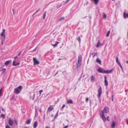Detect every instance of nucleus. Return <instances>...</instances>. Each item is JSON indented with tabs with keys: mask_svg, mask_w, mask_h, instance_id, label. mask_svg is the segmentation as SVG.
Masks as SVG:
<instances>
[{
	"mask_svg": "<svg viewBox=\"0 0 128 128\" xmlns=\"http://www.w3.org/2000/svg\"><path fill=\"white\" fill-rule=\"evenodd\" d=\"M127 124H128V118L127 120V122H126Z\"/></svg>",
	"mask_w": 128,
	"mask_h": 128,
	"instance_id": "54",
	"label": "nucleus"
},
{
	"mask_svg": "<svg viewBox=\"0 0 128 128\" xmlns=\"http://www.w3.org/2000/svg\"><path fill=\"white\" fill-rule=\"evenodd\" d=\"M58 71H57V72H56V73L55 74H56V75H57V74H58Z\"/></svg>",
	"mask_w": 128,
	"mask_h": 128,
	"instance_id": "56",
	"label": "nucleus"
},
{
	"mask_svg": "<svg viewBox=\"0 0 128 128\" xmlns=\"http://www.w3.org/2000/svg\"><path fill=\"white\" fill-rule=\"evenodd\" d=\"M36 13H34L33 14V15H32V16H33L34 15L36 14Z\"/></svg>",
	"mask_w": 128,
	"mask_h": 128,
	"instance_id": "60",
	"label": "nucleus"
},
{
	"mask_svg": "<svg viewBox=\"0 0 128 128\" xmlns=\"http://www.w3.org/2000/svg\"><path fill=\"white\" fill-rule=\"evenodd\" d=\"M14 123L16 124L17 125L18 124V121L16 120H14Z\"/></svg>",
	"mask_w": 128,
	"mask_h": 128,
	"instance_id": "38",
	"label": "nucleus"
},
{
	"mask_svg": "<svg viewBox=\"0 0 128 128\" xmlns=\"http://www.w3.org/2000/svg\"><path fill=\"white\" fill-rule=\"evenodd\" d=\"M31 122V120L30 119H29L27 120L26 122V124H29Z\"/></svg>",
	"mask_w": 128,
	"mask_h": 128,
	"instance_id": "22",
	"label": "nucleus"
},
{
	"mask_svg": "<svg viewBox=\"0 0 128 128\" xmlns=\"http://www.w3.org/2000/svg\"><path fill=\"white\" fill-rule=\"evenodd\" d=\"M40 8H39V9H38V10H36V13L37 12H38L39 11H40Z\"/></svg>",
	"mask_w": 128,
	"mask_h": 128,
	"instance_id": "40",
	"label": "nucleus"
},
{
	"mask_svg": "<svg viewBox=\"0 0 128 128\" xmlns=\"http://www.w3.org/2000/svg\"><path fill=\"white\" fill-rule=\"evenodd\" d=\"M1 117L4 119L5 118V116L4 114H2L1 115Z\"/></svg>",
	"mask_w": 128,
	"mask_h": 128,
	"instance_id": "26",
	"label": "nucleus"
},
{
	"mask_svg": "<svg viewBox=\"0 0 128 128\" xmlns=\"http://www.w3.org/2000/svg\"><path fill=\"white\" fill-rule=\"evenodd\" d=\"M103 18H106V16L105 14H104V15Z\"/></svg>",
	"mask_w": 128,
	"mask_h": 128,
	"instance_id": "37",
	"label": "nucleus"
},
{
	"mask_svg": "<svg viewBox=\"0 0 128 128\" xmlns=\"http://www.w3.org/2000/svg\"><path fill=\"white\" fill-rule=\"evenodd\" d=\"M28 128V127H25L24 128Z\"/></svg>",
	"mask_w": 128,
	"mask_h": 128,
	"instance_id": "63",
	"label": "nucleus"
},
{
	"mask_svg": "<svg viewBox=\"0 0 128 128\" xmlns=\"http://www.w3.org/2000/svg\"><path fill=\"white\" fill-rule=\"evenodd\" d=\"M68 126H65L63 128H67L68 127Z\"/></svg>",
	"mask_w": 128,
	"mask_h": 128,
	"instance_id": "53",
	"label": "nucleus"
},
{
	"mask_svg": "<svg viewBox=\"0 0 128 128\" xmlns=\"http://www.w3.org/2000/svg\"><path fill=\"white\" fill-rule=\"evenodd\" d=\"M43 92V90H41L39 91V92L40 93V95Z\"/></svg>",
	"mask_w": 128,
	"mask_h": 128,
	"instance_id": "31",
	"label": "nucleus"
},
{
	"mask_svg": "<svg viewBox=\"0 0 128 128\" xmlns=\"http://www.w3.org/2000/svg\"><path fill=\"white\" fill-rule=\"evenodd\" d=\"M82 57L81 56H78V63L77 64L78 66H80L81 64H80V62L82 61Z\"/></svg>",
	"mask_w": 128,
	"mask_h": 128,
	"instance_id": "5",
	"label": "nucleus"
},
{
	"mask_svg": "<svg viewBox=\"0 0 128 128\" xmlns=\"http://www.w3.org/2000/svg\"><path fill=\"white\" fill-rule=\"evenodd\" d=\"M119 65L120 66L121 68V69H122V71L123 72H124V70L123 69V68H122V66H121V64H120L119 63Z\"/></svg>",
	"mask_w": 128,
	"mask_h": 128,
	"instance_id": "27",
	"label": "nucleus"
},
{
	"mask_svg": "<svg viewBox=\"0 0 128 128\" xmlns=\"http://www.w3.org/2000/svg\"><path fill=\"white\" fill-rule=\"evenodd\" d=\"M96 62L99 64H101V61L98 58H97L96 60Z\"/></svg>",
	"mask_w": 128,
	"mask_h": 128,
	"instance_id": "14",
	"label": "nucleus"
},
{
	"mask_svg": "<svg viewBox=\"0 0 128 128\" xmlns=\"http://www.w3.org/2000/svg\"><path fill=\"white\" fill-rule=\"evenodd\" d=\"M65 105L64 104L63 105L62 108H61V110H62L63 109V108L65 107Z\"/></svg>",
	"mask_w": 128,
	"mask_h": 128,
	"instance_id": "35",
	"label": "nucleus"
},
{
	"mask_svg": "<svg viewBox=\"0 0 128 128\" xmlns=\"http://www.w3.org/2000/svg\"><path fill=\"white\" fill-rule=\"evenodd\" d=\"M88 98H86V102H88Z\"/></svg>",
	"mask_w": 128,
	"mask_h": 128,
	"instance_id": "44",
	"label": "nucleus"
},
{
	"mask_svg": "<svg viewBox=\"0 0 128 128\" xmlns=\"http://www.w3.org/2000/svg\"><path fill=\"white\" fill-rule=\"evenodd\" d=\"M22 88V86H20L18 88H15L14 91V93L17 94H19L21 91Z\"/></svg>",
	"mask_w": 128,
	"mask_h": 128,
	"instance_id": "3",
	"label": "nucleus"
},
{
	"mask_svg": "<svg viewBox=\"0 0 128 128\" xmlns=\"http://www.w3.org/2000/svg\"><path fill=\"white\" fill-rule=\"evenodd\" d=\"M97 55V52L95 53V54H94V55L93 56V57H94L95 56H96Z\"/></svg>",
	"mask_w": 128,
	"mask_h": 128,
	"instance_id": "47",
	"label": "nucleus"
},
{
	"mask_svg": "<svg viewBox=\"0 0 128 128\" xmlns=\"http://www.w3.org/2000/svg\"><path fill=\"white\" fill-rule=\"evenodd\" d=\"M77 40L80 42V37H78L77 38Z\"/></svg>",
	"mask_w": 128,
	"mask_h": 128,
	"instance_id": "30",
	"label": "nucleus"
},
{
	"mask_svg": "<svg viewBox=\"0 0 128 128\" xmlns=\"http://www.w3.org/2000/svg\"><path fill=\"white\" fill-rule=\"evenodd\" d=\"M58 116V112L56 113V114L55 117V118H56Z\"/></svg>",
	"mask_w": 128,
	"mask_h": 128,
	"instance_id": "33",
	"label": "nucleus"
},
{
	"mask_svg": "<svg viewBox=\"0 0 128 128\" xmlns=\"http://www.w3.org/2000/svg\"><path fill=\"white\" fill-rule=\"evenodd\" d=\"M126 63L127 64H128V61H126Z\"/></svg>",
	"mask_w": 128,
	"mask_h": 128,
	"instance_id": "62",
	"label": "nucleus"
},
{
	"mask_svg": "<svg viewBox=\"0 0 128 128\" xmlns=\"http://www.w3.org/2000/svg\"><path fill=\"white\" fill-rule=\"evenodd\" d=\"M37 47H36L34 49V50L31 51L30 52H34V51H36V49H37Z\"/></svg>",
	"mask_w": 128,
	"mask_h": 128,
	"instance_id": "32",
	"label": "nucleus"
},
{
	"mask_svg": "<svg viewBox=\"0 0 128 128\" xmlns=\"http://www.w3.org/2000/svg\"><path fill=\"white\" fill-rule=\"evenodd\" d=\"M109 116H108L106 118V120H107L109 121L110 120L109 119Z\"/></svg>",
	"mask_w": 128,
	"mask_h": 128,
	"instance_id": "45",
	"label": "nucleus"
},
{
	"mask_svg": "<svg viewBox=\"0 0 128 128\" xmlns=\"http://www.w3.org/2000/svg\"><path fill=\"white\" fill-rule=\"evenodd\" d=\"M1 108L2 110V111H4V112H5V110L4 108H2V107H1Z\"/></svg>",
	"mask_w": 128,
	"mask_h": 128,
	"instance_id": "46",
	"label": "nucleus"
},
{
	"mask_svg": "<svg viewBox=\"0 0 128 128\" xmlns=\"http://www.w3.org/2000/svg\"><path fill=\"white\" fill-rule=\"evenodd\" d=\"M62 3H61L60 4L58 5L57 6V7L58 8H59L60 7H61V6H62Z\"/></svg>",
	"mask_w": 128,
	"mask_h": 128,
	"instance_id": "29",
	"label": "nucleus"
},
{
	"mask_svg": "<svg viewBox=\"0 0 128 128\" xmlns=\"http://www.w3.org/2000/svg\"><path fill=\"white\" fill-rule=\"evenodd\" d=\"M12 62L11 60H9L6 61L5 63L4 64L6 66L8 65Z\"/></svg>",
	"mask_w": 128,
	"mask_h": 128,
	"instance_id": "10",
	"label": "nucleus"
},
{
	"mask_svg": "<svg viewBox=\"0 0 128 128\" xmlns=\"http://www.w3.org/2000/svg\"><path fill=\"white\" fill-rule=\"evenodd\" d=\"M106 76H104V78L105 79L104 82L106 86H108V82L106 80Z\"/></svg>",
	"mask_w": 128,
	"mask_h": 128,
	"instance_id": "9",
	"label": "nucleus"
},
{
	"mask_svg": "<svg viewBox=\"0 0 128 128\" xmlns=\"http://www.w3.org/2000/svg\"><path fill=\"white\" fill-rule=\"evenodd\" d=\"M5 32V30L4 29H3V30L2 32L1 33V36H5V35L4 34Z\"/></svg>",
	"mask_w": 128,
	"mask_h": 128,
	"instance_id": "15",
	"label": "nucleus"
},
{
	"mask_svg": "<svg viewBox=\"0 0 128 128\" xmlns=\"http://www.w3.org/2000/svg\"><path fill=\"white\" fill-rule=\"evenodd\" d=\"M6 68H3L2 70V71H3L2 72L4 73V72H6Z\"/></svg>",
	"mask_w": 128,
	"mask_h": 128,
	"instance_id": "34",
	"label": "nucleus"
},
{
	"mask_svg": "<svg viewBox=\"0 0 128 128\" xmlns=\"http://www.w3.org/2000/svg\"><path fill=\"white\" fill-rule=\"evenodd\" d=\"M5 36H1L0 38L1 41H5Z\"/></svg>",
	"mask_w": 128,
	"mask_h": 128,
	"instance_id": "20",
	"label": "nucleus"
},
{
	"mask_svg": "<svg viewBox=\"0 0 128 128\" xmlns=\"http://www.w3.org/2000/svg\"><path fill=\"white\" fill-rule=\"evenodd\" d=\"M127 35H128V30L127 32Z\"/></svg>",
	"mask_w": 128,
	"mask_h": 128,
	"instance_id": "61",
	"label": "nucleus"
},
{
	"mask_svg": "<svg viewBox=\"0 0 128 128\" xmlns=\"http://www.w3.org/2000/svg\"><path fill=\"white\" fill-rule=\"evenodd\" d=\"M44 14H43V19L44 20L46 16V12H44Z\"/></svg>",
	"mask_w": 128,
	"mask_h": 128,
	"instance_id": "23",
	"label": "nucleus"
},
{
	"mask_svg": "<svg viewBox=\"0 0 128 128\" xmlns=\"http://www.w3.org/2000/svg\"><path fill=\"white\" fill-rule=\"evenodd\" d=\"M8 122L9 125L10 126H12L14 124V121L11 118H9L8 120Z\"/></svg>",
	"mask_w": 128,
	"mask_h": 128,
	"instance_id": "6",
	"label": "nucleus"
},
{
	"mask_svg": "<svg viewBox=\"0 0 128 128\" xmlns=\"http://www.w3.org/2000/svg\"><path fill=\"white\" fill-rule=\"evenodd\" d=\"M6 128H11L8 125H7L6 126Z\"/></svg>",
	"mask_w": 128,
	"mask_h": 128,
	"instance_id": "36",
	"label": "nucleus"
},
{
	"mask_svg": "<svg viewBox=\"0 0 128 128\" xmlns=\"http://www.w3.org/2000/svg\"><path fill=\"white\" fill-rule=\"evenodd\" d=\"M97 70L98 72L100 73L108 74L111 73L114 70L113 69H112L110 70H104L102 69L98 68V69Z\"/></svg>",
	"mask_w": 128,
	"mask_h": 128,
	"instance_id": "2",
	"label": "nucleus"
},
{
	"mask_svg": "<svg viewBox=\"0 0 128 128\" xmlns=\"http://www.w3.org/2000/svg\"><path fill=\"white\" fill-rule=\"evenodd\" d=\"M38 123L37 121L34 122L33 124V127L34 128H36L37 126Z\"/></svg>",
	"mask_w": 128,
	"mask_h": 128,
	"instance_id": "11",
	"label": "nucleus"
},
{
	"mask_svg": "<svg viewBox=\"0 0 128 128\" xmlns=\"http://www.w3.org/2000/svg\"><path fill=\"white\" fill-rule=\"evenodd\" d=\"M52 106H50L48 108V110L47 111V114H48V112L52 111L54 110V108L52 107Z\"/></svg>",
	"mask_w": 128,
	"mask_h": 128,
	"instance_id": "8",
	"label": "nucleus"
},
{
	"mask_svg": "<svg viewBox=\"0 0 128 128\" xmlns=\"http://www.w3.org/2000/svg\"><path fill=\"white\" fill-rule=\"evenodd\" d=\"M38 115V112H35V116H37Z\"/></svg>",
	"mask_w": 128,
	"mask_h": 128,
	"instance_id": "42",
	"label": "nucleus"
},
{
	"mask_svg": "<svg viewBox=\"0 0 128 128\" xmlns=\"http://www.w3.org/2000/svg\"><path fill=\"white\" fill-rule=\"evenodd\" d=\"M45 128H49L48 127H46Z\"/></svg>",
	"mask_w": 128,
	"mask_h": 128,
	"instance_id": "64",
	"label": "nucleus"
},
{
	"mask_svg": "<svg viewBox=\"0 0 128 128\" xmlns=\"http://www.w3.org/2000/svg\"><path fill=\"white\" fill-rule=\"evenodd\" d=\"M39 111L40 112H42V110H41V109H40V110H39Z\"/></svg>",
	"mask_w": 128,
	"mask_h": 128,
	"instance_id": "58",
	"label": "nucleus"
},
{
	"mask_svg": "<svg viewBox=\"0 0 128 128\" xmlns=\"http://www.w3.org/2000/svg\"><path fill=\"white\" fill-rule=\"evenodd\" d=\"M38 112V111L37 110V109L36 108V112Z\"/></svg>",
	"mask_w": 128,
	"mask_h": 128,
	"instance_id": "57",
	"label": "nucleus"
},
{
	"mask_svg": "<svg viewBox=\"0 0 128 128\" xmlns=\"http://www.w3.org/2000/svg\"><path fill=\"white\" fill-rule=\"evenodd\" d=\"M128 17V13L126 14V12H124V17L126 18Z\"/></svg>",
	"mask_w": 128,
	"mask_h": 128,
	"instance_id": "19",
	"label": "nucleus"
},
{
	"mask_svg": "<svg viewBox=\"0 0 128 128\" xmlns=\"http://www.w3.org/2000/svg\"><path fill=\"white\" fill-rule=\"evenodd\" d=\"M116 124L114 122H112V125H111V127L112 128H114Z\"/></svg>",
	"mask_w": 128,
	"mask_h": 128,
	"instance_id": "16",
	"label": "nucleus"
},
{
	"mask_svg": "<svg viewBox=\"0 0 128 128\" xmlns=\"http://www.w3.org/2000/svg\"><path fill=\"white\" fill-rule=\"evenodd\" d=\"M95 80V77L93 76H91V80L93 81Z\"/></svg>",
	"mask_w": 128,
	"mask_h": 128,
	"instance_id": "24",
	"label": "nucleus"
},
{
	"mask_svg": "<svg viewBox=\"0 0 128 128\" xmlns=\"http://www.w3.org/2000/svg\"><path fill=\"white\" fill-rule=\"evenodd\" d=\"M96 4H97L99 1V0H93Z\"/></svg>",
	"mask_w": 128,
	"mask_h": 128,
	"instance_id": "21",
	"label": "nucleus"
},
{
	"mask_svg": "<svg viewBox=\"0 0 128 128\" xmlns=\"http://www.w3.org/2000/svg\"><path fill=\"white\" fill-rule=\"evenodd\" d=\"M109 110L108 108L107 107H105L102 111V114L101 115V117L102 118L103 120L105 122L106 121V119L104 116V113H107L108 112Z\"/></svg>",
	"mask_w": 128,
	"mask_h": 128,
	"instance_id": "1",
	"label": "nucleus"
},
{
	"mask_svg": "<svg viewBox=\"0 0 128 128\" xmlns=\"http://www.w3.org/2000/svg\"><path fill=\"white\" fill-rule=\"evenodd\" d=\"M69 0H67L64 3V4H66V3Z\"/></svg>",
	"mask_w": 128,
	"mask_h": 128,
	"instance_id": "50",
	"label": "nucleus"
},
{
	"mask_svg": "<svg viewBox=\"0 0 128 128\" xmlns=\"http://www.w3.org/2000/svg\"><path fill=\"white\" fill-rule=\"evenodd\" d=\"M21 52H20L18 54V56H19L21 54Z\"/></svg>",
	"mask_w": 128,
	"mask_h": 128,
	"instance_id": "49",
	"label": "nucleus"
},
{
	"mask_svg": "<svg viewBox=\"0 0 128 128\" xmlns=\"http://www.w3.org/2000/svg\"><path fill=\"white\" fill-rule=\"evenodd\" d=\"M73 102L72 100H68L67 101V103L68 104H72L73 103Z\"/></svg>",
	"mask_w": 128,
	"mask_h": 128,
	"instance_id": "12",
	"label": "nucleus"
},
{
	"mask_svg": "<svg viewBox=\"0 0 128 128\" xmlns=\"http://www.w3.org/2000/svg\"><path fill=\"white\" fill-rule=\"evenodd\" d=\"M35 94H34L32 98H31V96H30V98L32 99V100H34L35 97Z\"/></svg>",
	"mask_w": 128,
	"mask_h": 128,
	"instance_id": "25",
	"label": "nucleus"
},
{
	"mask_svg": "<svg viewBox=\"0 0 128 128\" xmlns=\"http://www.w3.org/2000/svg\"><path fill=\"white\" fill-rule=\"evenodd\" d=\"M64 17H62L59 19V20L60 21L64 19Z\"/></svg>",
	"mask_w": 128,
	"mask_h": 128,
	"instance_id": "41",
	"label": "nucleus"
},
{
	"mask_svg": "<svg viewBox=\"0 0 128 128\" xmlns=\"http://www.w3.org/2000/svg\"><path fill=\"white\" fill-rule=\"evenodd\" d=\"M110 30L108 31L106 35V37H108L109 36L110 33Z\"/></svg>",
	"mask_w": 128,
	"mask_h": 128,
	"instance_id": "28",
	"label": "nucleus"
},
{
	"mask_svg": "<svg viewBox=\"0 0 128 128\" xmlns=\"http://www.w3.org/2000/svg\"><path fill=\"white\" fill-rule=\"evenodd\" d=\"M2 41L1 44H4V41L2 40V41Z\"/></svg>",
	"mask_w": 128,
	"mask_h": 128,
	"instance_id": "51",
	"label": "nucleus"
},
{
	"mask_svg": "<svg viewBox=\"0 0 128 128\" xmlns=\"http://www.w3.org/2000/svg\"><path fill=\"white\" fill-rule=\"evenodd\" d=\"M102 89L101 86L100 87L98 90V98H100L101 95L102 94Z\"/></svg>",
	"mask_w": 128,
	"mask_h": 128,
	"instance_id": "4",
	"label": "nucleus"
},
{
	"mask_svg": "<svg viewBox=\"0 0 128 128\" xmlns=\"http://www.w3.org/2000/svg\"><path fill=\"white\" fill-rule=\"evenodd\" d=\"M116 63L118 65H119V63L120 64V62H119V61H118V57H116Z\"/></svg>",
	"mask_w": 128,
	"mask_h": 128,
	"instance_id": "18",
	"label": "nucleus"
},
{
	"mask_svg": "<svg viewBox=\"0 0 128 128\" xmlns=\"http://www.w3.org/2000/svg\"><path fill=\"white\" fill-rule=\"evenodd\" d=\"M20 64V62H18L16 64H15V66H16L19 65Z\"/></svg>",
	"mask_w": 128,
	"mask_h": 128,
	"instance_id": "43",
	"label": "nucleus"
},
{
	"mask_svg": "<svg viewBox=\"0 0 128 128\" xmlns=\"http://www.w3.org/2000/svg\"><path fill=\"white\" fill-rule=\"evenodd\" d=\"M114 95L113 94V95H112V98H113L114 97Z\"/></svg>",
	"mask_w": 128,
	"mask_h": 128,
	"instance_id": "55",
	"label": "nucleus"
},
{
	"mask_svg": "<svg viewBox=\"0 0 128 128\" xmlns=\"http://www.w3.org/2000/svg\"><path fill=\"white\" fill-rule=\"evenodd\" d=\"M101 44L100 42V41L99 40V41H98L97 43V45H96V46L97 48H98L99 46Z\"/></svg>",
	"mask_w": 128,
	"mask_h": 128,
	"instance_id": "17",
	"label": "nucleus"
},
{
	"mask_svg": "<svg viewBox=\"0 0 128 128\" xmlns=\"http://www.w3.org/2000/svg\"><path fill=\"white\" fill-rule=\"evenodd\" d=\"M2 92V89H1L0 90V96H1L0 94Z\"/></svg>",
	"mask_w": 128,
	"mask_h": 128,
	"instance_id": "52",
	"label": "nucleus"
},
{
	"mask_svg": "<svg viewBox=\"0 0 128 128\" xmlns=\"http://www.w3.org/2000/svg\"><path fill=\"white\" fill-rule=\"evenodd\" d=\"M12 11H13V13H14V10L13 9H12Z\"/></svg>",
	"mask_w": 128,
	"mask_h": 128,
	"instance_id": "59",
	"label": "nucleus"
},
{
	"mask_svg": "<svg viewBox=\"0 0 128 128\" xmlns=\"http://www.w3.org/2000/svg\"><path fill=\"white\" fill-rule=\"evenodd\" d=\"M16 62L15 61H14L13 62L12 65L14 66H15V64H16Z\"/></svg>",
	"mask_w": 128,
	"mask_h": 128,
	"instance_id": "39",
	"label": "nucleus"
},
{
	"mask_svg": "<svg viewBox=\"0 0 128 128\" xmlns=\"http://www.w3.org/2000/svg\"><path fill=\"white\" fill-rule=\"evenodd\" d=\"M33 59L34 65L35 64L38 65L40 64L39 62L36 59V58H34Z\"/></svg>",
	"mask_w": 128,
	"mask_h": 128,
	"instance_id": "7",
	"label": "nucleus"
},
{
	"mask_svg": "<svg viewBox=\"0 0 128 128\" xmlns=\"http://www.w3.org/2000/svg\"><path fill=\"white\" fill-rule=\"evenodd\" d=\"M18 58V56H16L15 57H14V58L15 59H16L17 58Z\"/></svg>",
	"mask_w": 128,
	"mask_h": 128,
	"instance_id": "48",
	"label": "nucleus"
},
{
	"mask_svg": "<svg viewBox=\"0 0 128 128\" xmlns=\"http://www.w3.org/2000/svg\"><path fill=\"white\" fill-rule=\"evenodd\" d=\"M59 42L57 41H56V43L55 44H52V45L54 47H56L58 45V44H59Z\"/></svg>",
	"mask_w": 128,
	"mask_h": 128,
	"instance_id": "13",
	"label": "nucleus"
}]
</instances>
